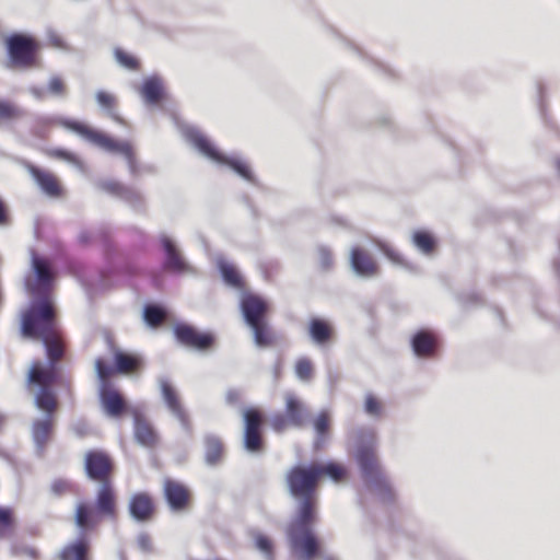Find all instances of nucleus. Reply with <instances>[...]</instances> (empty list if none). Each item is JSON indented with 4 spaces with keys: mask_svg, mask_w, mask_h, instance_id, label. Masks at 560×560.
I'll return each mask as SVG.
<instances>
[{
    "mask_svg": "<svg viewBox=\"0 0 560 560\" xmlns=\"http://www.w3.org/2000/svg\"><path fill=\"white\" fill-rule=\"evenodd\" d=\"M350 264L355 275L362 278H372L377 275V264L364 249L358 246L351 249Z\"/></svg>",
    "mask_w": 560,
    "mask_h": 560,
    "instance_id": "21",
    "label": "nucleus"
},
{
    "mask_svg": "<svg viewBox=\"0 0 560 560\" xmlns=\"http://www.w3.org/2000/svg\"><path fill=\"white\" fill-rule=\"evenodd\" d=\"M255 547L264 555L266 560H273V544L269 537L257 533L254 536Z\"/></svg>",
    "mask_w": 560,
    "mask_h": 560,
    "instance_id": "42",
    "label": "nucleus"
},
{
    "mask_svg": "<svg viewBox=\"0 0 560 560\" xmlns=\"http://www.w3.org/2000/svg\"><path fill=\"white\" fill-rule=\"evenodd\" d=\"M100 400L106 413L118 418L127 410V404L122 395L113 389L109 383H104L100 388Z\"/></svg>",
    "mask_w": 560,
    "mask_h": 560,
    "instance_id": "19",
    "label": "nucleus"
},
{
    "mask_svg": "<svg viewBox=\"0 0 560 560\" xmlns=\"http://www.w3.org/2000/svg\"><path fill=\"white\" fill-rule=\"evenodd\" d=\"M95 369L98 378L102 381V385L104 383H108L107 378L113 375V373L116 371L115 368L107 364L104 360L97 359L95 362Z\"/></svg>",
    "mask_w": 560,
    "mask_h": 560,
    "instance_id": "50",
    "label": "nucleus"
},
{
    "mask_svg": "<svg viewBox=\"0 0 560 560\" xmlns=\"http://www.w3.org/2000/svg\"><path fill=\"white\" fill-rule=\"evenodd\" d=\"M21 164L30 173L43 194L51 198H58L62 195L61 186L51 173L35 166L26 160H23Z\"/></svg>",
    "mask_w": 560,
    "mask_h": 560,
    "instance_id": "16",
    "label": "nucleus"
},
{
    "mask_svg": "<svg viewBox=\"0 0 560 560\" xmlns=\"http://www.w3.org/2000/svg\"><path fill=\"white\" fill-rule=\"evenodd\" d=\"M21 109L13 104L5 101H0V122L18 118L21 116Z\"/></svg>",
    "mask_w": 560,
    "mask_h": 560,
    "instance_id": "46",
    "label": "nucleus"
},
{
    "mask_svg": "<svg viewBox=\"0 0 560 560\" xmlns=\"http://www.w3.org/2000/svg\"><path fill=\"white\" fill-rule=\"evenodd\" d=\"M48 92L54 96H65L66 86L63 81L59 77L50 78L48 82Z\"/></svg>",
    "mask_w": 560,
    "mask_h": 560,
    "instance_id": "53",
    "label": "nucleus"
},
{
    "mask_svg": "<svg viewBox=\"0 0 560 560\" xmlns=\"http://www.w3.org/2000/svg\"><path fill=\"white\" fill-rule=\"evenodd\" d=\"M63 124L72 128L75 133L91 142L92 144L103 149L106 152L121 154L128 164L130 175L138 177L142 174H154L156 167L152 164H139L133 153L132 147L127 141H116L105 133L91 129L80 121H63Z\"/></svg>",
    "mask_w": 560,
    "mask_h": 560,
    "instance_id": "4",
    "label": "nucleus"
},
{
    "mask_svg": "<svg viewBox=\"0 0 560 560\" xmlns=\"http://www.w3.org/2000/svg\"><path fill=\"white\" fill-rule=\"evenodd\" d=\"M56 383H58L61 387H63L69 393V395H71L70 378L62 377V376H60V374H58V381Z\"/></svg>",
    "mask_w": 560,
    "mask_h": 560,
    "instance_id": "60",
    "label": "nucleus"
},
{
    "mask_svg": "<svg viewBox=\"0 0 560 560\" xmlns=\"http://www.w3.org/2000/svg\"><path fill=\"white\" fill-rule=\"evenodd\" d=\"M128 511L132 520L144 523L151 520L154 514V504L151 497L145 492H139L130 498Z\"/></svg>",
    "mask_w": 560,
    "mask_h": 560,
    "instance_id": "20",
    "label": "nucleus"
},
{
    "mask_svg": "<svg viewBox=\"0 0 560 560\" xmlns=\"http://www.w3.org/2000/svg\"><path fill=\"white\" fill-rule=\"evenodd\" d=\"M268 303L261 296L253 293L243 294L240 310L248 327L267 320Z\"/></svg>",
    "mask_w": 560,
    "mask_h": 560,
    "instance_id": "13",
    "label": "nucleus"
},
{
    "mask_svg": "<svg viewBox=\"0 0 560 560\" xmlns=\"http://www.w3.org/2000/svg\"><path fill=\"white\" fill-rule=\"evenodd\" d=\"M47 364L36 361L32 364L28 372V382L37 385L39 388L51 387L58 381V362L63 357V346L45 348Z\"/></svg>",
    "mask_w": 560,
    "mask_h": 560,
    "instance_id": "7",
    "label": "nucleus"
},
{
    "mask_svg": "<svg viewBox=\"0 0 560 560\" xmlns=\"http://www.w3.org/2000/svg\"><path fill=\"white\" fill-rule=\"evenodd\" d=\"M5 44L13 67L30 68L34 65L37 43L33 37L15 33L7 38Z\"/></svg>",
    "mask_w": 560,
    "mask_h": 560,
    "instance_id": "8",
    "label": "nucleus"
},
{
    "mask_svg": "<svg viewBox=\"0 0 560 560\" xmlns=\"http://www.w3.org/2000/svg\"><path fill=\"white\" fill-rule=\"evenodd\" d=\"M132 417L135 441L143 447L154 448L160 442L158 431L138 410L132 411Z\"/></svg>",
    "mask_w": 560,
    "mask_h": 560,
    "instance_id": "17",
    "label": "nucleus"
},
{
    "mask_svg": "<svg viewBox=\"0 0 560 560\" xmlns=\"http://www.w3.org/2000/svg\"><path fill=\"white\" fill-rule=\"evenodd\" d=\"M316 513H295V517L290 522L287 536L292 553L299 560H312L319 551V542L311 529V525L316 521Z\"/></svg>",
    "mask_w": 560,
    "mask_h": 560,
    "instance_id": "6",
    "label": "nucleus"
},
{
    "mask_svg": "<svg viewBox=\"0 0 560 560\" xmlns=\"http://www.w3.org/2000/svg\"><path fill=\"white\" fill-rule=\"evenodd\" d=\"M4 423H5V416L0 412V430L2 429Z\"/></svg>",
    "mask_w": 560,
    "mask_h": 560,
    "instance_id": "63",
    "label": "nucleus"
},
{
    "mask_svg": "<svg viewBox=\"0 0 560 560\" xmlns=\"http://www.w3.org/2000/svg\"><path fill=\"white\" fill-rule=\"evenodd\" d=\"M314 466L318 470V479L326 475L334 481H340L346 476L345 467L334 462H329L327 464H314Z\"/></svg>",
    "mask_w": 560,
    "mask_h": 560,
    "instance_id": "40",
    "label": "nucleus"
},
{
    "mask_svg": "<svg viewBox=\"0 0 560 560\" xmlns=\"http://www.w3.org/2000/svg\"><path fill=\"white\" fill-rule=\"evenodd\" d=\"M75 524L82 529H90L96 525L90 506L85 503L78 504L75 509Z\"/></svg>",
    "mask_w": 560,
    "mask_h": 560,
    "instance_id": "39",
    "label": "nucleus"
},
{
    "mask_svg": "<svg viewBox=\"0 0 560 560\" xmlns=\"http://www.w3.org/2000/svg\"><path fill=\"white\" fill-rule=\"evenodd\" d=\"M334 329L331 325L318 317L311 318L308 322V336L312 342L318 347H323L330 342Z\"/></svg>",
    "mask_w": 560,
    "mask_h": 560,
    "instance_id": "26",
    "label": "nucleus"
},
{
    "mask_svg": "<svg viewBox=\"0 0 560 560\" xmlns=\"http://www.w3.org/2000/svg\"><path fill=\"white\" fill-rule=\"evenodd\" d=\"M96 511L110 520L116 517V495L110 481L101 483L95 500Z\"/></svg>",
    "mask_w": 560,
    "mask_h": 560,
    "instance_id": "23",
    "label": "nucleus"
},
{
    "mask_svg": "<svg viewBox=\"0 0 560 560\" xmlns=\"http://www.w3.org/2000/svg\"><path fill=\"white\" fill-rule=\"evenodd\" d=\"M411 348L417 357L431 358L436 351L438 341L432 331L421 329L412 336Z\"/></svg>",
    "mask_w": 560,
    "mask_h": 560,
    "instance_id": "24",
    "label": "nucleus"
},
{
    "mask_svg": "<svg viewBox=\"0 0 560 560\" xmlns=\"http://www.w3.org/2000/svg\"><path fill=\"white\" fill-rule=\"evenodd\" d=\"M63 121H73V120L69 119V118L61 117V116L39 117L36 119L35 126L33 127L32 131L36 137L45 138L46 133H47V130H46L47 127L56 124V125H60L71 131L75 132L72 128L66 126L63 124Z\"/></svg>",
    "mask_w": 560,
    "mask_h": 560,
    "instance_id": "35",
    "label": "nucleus"
},
{
    "mask_svg": "<svg viewBox=\"0 0 560 560\" xmlns=\"http://www.w3.org/2000/svg\"><path fill=\"white\" fill-rule=\"evenodd\" d=\"M84 469L89 479L103 483L109 481L113 464L106 453L90 451L85 455Z\"/></svg>",
    "mask_w": 560,
    "mask_h": 560,
    "instance_id": "14",
    "label": "nucleus"
},
{
    "mask_svg": "<svg viewBox=\"0 0 560 560\" xmlns=\"http://www.w3.org/2000/svg\"><path fill=\"white\" fill-rule=\"evenodd\" d=\"M13 524V513L9 508H0V538L5 536L7 530Z\"/></svg>",
    "mask_w": 560,
    "mask_h": 560,
    "instance_id": "49",
    "label": "nucleus"
},
{
    "mask_svg": "<svg viewBox=\"0 0 560 560\" xmlns=\"http://www.w3.org/2000/svg\"><path fill=\"white\" fill-rule=\"evenodd\" d=\"M313 428L315 431L313 448L319 451L325 446L329 436L330 418L327 411H320L317 415L313 420Z\"/></svg>",
    "mask_w": 560,
    "mask_h": 560,
    "instance_id": "29",
    "label": "nucleus"
},
{
    "mask_svg": "<svg viewBox=\"0 0 560 560\" xmlns=\"http://www.w3.org/2000/svg\"><path fill=\"white\" fill-rule=\"evenodd\" d=\"M159 384L163 401L166 405L167 409L179 421L183 429L187 432H190L191 424L189 421V417L179 400L177 392L166 377H161L159 380Z\"/></svg>",
    "mask_w": 560,
    "mask_h": 560,
    "instance_id": "15",
    "label": "nucleus"
},
{
    "mask_svg": "<svg viewBox=\"0 0 560 560\" xmlns=\"http://www.w3.org/2000/svg\"><path fill=\"white\" fill-rule=\"evenodd\" d=\"M28 91L37 100H43L45 96V91L43 88L33 85V86H30Z\"/></svg>",
    "mask_w": 560,
    "mask_h": 560,
    "instance_id": "59",
    "label": "nucleus"
},
{
    "mask_svg": "<svg viewBox=\"0 0 560 560\" xmlns=\"http://www.w3.org/2000/svg\"><path fill=\"white\" fill-rule=\"evenodd\" d=\"M244 446L248 452L255 453L262 448V415L259 410L249 408L244 411Z\"/></svg>",
    "mask_w": 560,
    "mask_h": 560,
    "instance_id": "12",
    "label": "nucleus"
},
{
    "mask_svg": "<svg viewBox=\"0 0 560 560\" xmlns=\"http://www.w3.org/2000/svg\"><path fill=\"white\" fill-rule=\"evenodd\" d=\"M537 94H538V106L539 112L544 120L547 122L546 114H545V85L542 83H538L537 85Z\"/></svg>",
    "mask_w": 560,
    "mask_h": 560,
    "instance_id": "57",
    "label": "nucleus"
},
{
    "mask_svg": "<svg viewBox=\"0 0 560 560\" xmlns=\"http://www.w3.org/2000/svg\"><path fill=\"white\" fill-rule=\"evenodd\" d=\"M377 247L380 248V250L390 260L393 261L394 264H397V265H402V266H406L405 264V260L402 258V256L397 252L395 250L393 247H390L388 244H386L385 242H382V241H378L376 243Z\"/></svg>",
    "mask_w": 560,
    "mask_h": 560,
    "instance_id": "48",
    "label": "nucleus"
},
{
    "mask_svg": "<svg viewBox=\"0 0 560 560\" xmlns=\"http://www.w3.org/2000/svg\"><path fill=\"white\" fill-rule=\"evenodd\" d=\"M159 242L164 253L162 268L172 273H194L195 269L191 267L182 255L176 243L165 233L159 235Z\"/></svg>",
    "mask_w": 560,
    "mask_h": 560,
    "instance_id": "10",
    "label": "nucleus"
},
{
    "mask_svg": "<svg viewBox=\"0 0 560 560\" xmlns=\"http://www.w3.org/2000/svg\"><path fill=\"white\" fill-rule=\"evenodd\" d=\"M32 275L24 278L26 292L32 296L22 315L21 331L28 338H38L44 347L62 346L56 327V311L51 301L55 271L50 261L30 249Z\"/></svg>",
    "mask_w": 560,
    "mask_h": 560,
    "instance_id": "1",
    "label": "nucleus"
},
{
    "mask_svg": "<svg viewBox=\"0 0 560 560\" xmlns=\"http://www.w3.org/2000/svg\"><path fill=\"white\" fill-rule=\"evenodd\" d=\"M97 287H98L100 289H102V290H103V289H106V288L108 287V284H107V282H106V280H105V272H104V271H102V272L100 273V282L97 283Z\"/></svg>",
    "mask_w": 560,
    "mask_h": 560,
    "instance_id": "62",
    "label": "nucleus"
},
{
    "mask_svg": "<svg viewBox=\"0 0 560 560\" xmlns=\"http://www.w3.org/2000/svg\"><path fill=\"white\" fill-rule=\"evenodd\" d=\"M164 495L167 504L173 511H180L186 508L188 503V491L187 489L171 479L164 481Z\"/></svg>",
    "mask_w": 560,
    "mask_h": 560,
    "instance_id": "25",
    "label": "nucleus"
},
{
    "mask_svg": "<svg viewBox=\"0 0 560 560\" xmlns=\"http://www.w3.org/2000/svg\"><path fill=\"white\" fill-rule=\"evenodd\" d=\"M218 268L221 273L223 281L232 288H242V277L236 268L229 264L224 258H218Z\"/></svg>",
    "mask_w": 560,
    "mask_h": 560,
    "instance_id": "34",
    "label": "nucleus"
},
{
    "mask_svg": "<svg viewBox=\"0 0 560 560\" xmlns=\"http://www.w3.org/2000/svg\"><path fill=\"white\" fill-rule=\"evenodd\" d=\"M295 375L302 382H310L313 377V364L308 358H301L295 363Z\"/></svg>",
    "mask_w": 560,
    "mask_h": 560,
    "instance_id": "44",
    "label": "nucleus"
},
{
    "mask_svg": "<svg viewBox=\"0 0 560 560\" xmlns=\"http://www.w3.org/2000/svg\"><path fill=\"white\" fill-rule=\"evenodd\" d=\"M317 256L319 267L324 271H328L334 267V254L332 250L326 245L317 246Z\"/></svg>",
    "mask_w": 560,
    "mask_h": 560,
    "instance_id": "45",
    "label": "nucleus"
},
{
    "mask_svg": "<svg viewBox=\"0 0 560 560\" xmlns=\"http://www.w3.org/2000/svg\"><path fill=\"white\" fill-rule=\"evenodd\" d=\"M71 482L66 479H55L50 485V492L55 497H61L66 492L70 491Z\"/></svg>",
    "mask_w": 560,
    "mask_h": 560,
    "instance_id": "52",
    "label": "nucleus"
},
{
    "mask_svg": "<svg viewBox=\"0 0 560 560\" xmlns=\"http://www.w3.org/2000/svg\"><path fill=\"white\" fill-rule=\"evenodd\" d=\"M114 54H115L116 61H117L120 66H122L124 68H127V69H129V70H136V69H138V67H139V61H138L135 57H132V56H130V55L126 54V52H125L124 50H121L120 48H116V49H115V51H114Z\"/></svg>",
    "mask_w": 560,
    "mask_h": 560,
    "instance_id": "47",
    "label": "nucleus"
},
{
    "mask_svg": "<svg viewBox=\"0 0 560 560\" xmlns=\"http://www.w3.org/2000/svg\"><path fill=\"white\" fill-rule=\"evenodd\" d=\"M96 241H106V232L103 229L82 230L78 235V242L82 246H89Z\"/></svg>",
    "mask_w": 560,
    "mask_h": 560,
    "instance_id": "41",
    "label": "nucleus"
},
{
    "mask_svg": "<svg viewBox=\"0 0 560 560\" xmlns=\"http://www.w3.org/2000/svg\"><path fill=\"white\" fill-rule=\"evenodd\" d=\"M176 340L186 347L200 351L210 349L214 343V336L210 332H200L191 325L178 323L173 328Z\"/></svg>",
    "mask_w": 560,
    "mask_h": 560,
    "instance_id": "11",
    "label": "nucleus"
},
{
    "mask_svg": "<svg viewBox=\"0 0 560 560\" xmlns=\"http://www.w3.org/2000/svg\"><path fill=\"white\" fill-rule=\"evenodd\" d=\"M413 246L424 255H430L435 248V240L427 231H416L411 237Z\"/></svg>",
    "mask_w": 560,
    "mask_h": 560,
    "instance_id": "36",
    "label": "nucleus"
},
{
    "mask_svg": "<svg viewBox=\"0 0 560 560\" xmlns=\"http://www.w3.org/2000/svg\"><path fill=\"white\" fill-rule=\"evenodd\" d=\"M140 95L148 105H156L165 98V82L160 74L145 78L140 89Z\"/></svg>",
    "mask_w": 560,
    "mask_h": 560,
    "instance_id": "22",
    "label": "nucleus"
},
{
    "mask_svg": "<svg viewBox=\"0 0 560 560\" xmlns=\"http://www.w3.org/2000/svg\"><path fill=\"white\" fill-rule=\"evenodd\" d=\"M95 98L101 108L106 110L110 118L119 122L122 121V119L115 112L117 107V98L113 94H109L105 91H97Z\"/></svg>",
    "mask_w": 560,
    "mask_h": 560,
    "instance_id": "38",
    "label": "nucleus"
},
{
    "mask_svg": "<svg viewBox=\"0 0 560 560\" xmlns=\"http://www.w3.org/2000/svg\"><path fill=\"white\" fill-rule=\"evenodd\" d=\"M72 431L74 432V434L77 436L83 438V436H85L88 434L89 427L85 423V421L80 420V421H78V422L72 424Z\"/></svg>",
    "mask_w": 560,
    "mask_h": 560,
    "instance_id": "58",
    "label": "nucleus"
},
{
    "mask_svg": "<svg viewBox=\"0 0 560 560\" xmlns=\"http://www.w3.org/2000/svg\"><path fill=\"white\" fill-rule=\"evenodd\" d=\"M284 412L289 418L290 425L293 428H303L310 420V410L302 399L293 392L284 394Z\"/></svg>",
    "mask_w": 560,
    "mask_h": 560,
    "instance_id": "18",
    "label": "nucleus"
},
{
    "mask_svg": "<svg viewBox=\"0 0 560 560\" xmlns=\"http://www.w3.org/2000/svg\"><path fill=\"white\" fill-rule=\"evenodd\" d=\"M126 272L131 273V275L137 273V268L136 267H128L126 269Z\"/></svg>",
    "mask_w": 560,
    "mask_h": 560,
    "instance_id": "64",
    "label": "nucleus"
},
{
    "mask_svg": "<svg viewBox=\"0 0 560 560\" xmlns=\"http://www.w3.org/2000/svg\"><path fill=\"white\" fill-rule=\"evenodd\" d=\"M363 409L372 418H381L384 411L383 404L371 393L365 395Z\"/></svg>",
    "mask_w": 560,
    "mask_h": 560,
    "instance_id": "43",
    "label": "nucleus"
},
{
    "mask_svg": "<svg viewBox=\"0 0 560 560\" xmlns=\"http://www.w3.org/2000/svg\"><path fill=\"white\" fill-rule=\"evenodd\" d=\"M96 187L109 196L121 200L138 213H144L147 211L144 195L133 186L126 185L115 179H102L96 183Z\"/></svg>",
    "mask_w": 560,
    "mask_h": 560,
    "instance_id": "9",
    "label": "nucleus"
},
{
    "mask_svg": "<svg viewBox=\"0 0 560 560\" xmlns=\"http://www.w3.org/2000/svg\"><path fill=\"white\" fill-rule=\"evenodd\" d=\"M54 417L45 416L43 419H36L32 424V438L36 448L42 453L46 446L49 435L52 431Z\"/></svg>",
    "mask_w": 560,
    "mask_h": 560,
    "instance_id": "27",
    "label": "nucleus"
},
{
    "mask_svg": "<svg viewBox=\"0 0 560 560\" xmlns=\"http://www.w3.org/2000/svg\"><path fill=\"white\" fill-rule=\"evenodd\" d=\"M270 425L273 431L280 433L283 432L290 425L288 416L284 413H275L270 418Z\"/></svg>",
    "mask_w": 560,
    "mask_h": 560,
    "instance_id": "51",
    "label": "nucleus"
},
{
    "mask_svg": "<svg viewBox=\"0 0 560 560\" xmlns=\"http://www.w3.org/2000/svg\"><path fill=\"white\" fill-rule=\"evenodd\" d=\"M115 370L118 373L137 371L142 365V358L117 350L114 354Z\"/></svg>",
    "mask_w": 560,
    "mask_h": 560,
    "instance_id": "33",
    "label": "nucleus"
},
{
    "mask_svg": "<svg viewBox=\"0 0 560 560\" xmlns=\"http://www.w3.org/2000/svg\"><path fill=\"white\" fill-rule=\"evenodd\" d=\"M49 40L56 47H62V45H63L61 37L56 33L49 34Z\"/></svg>",
    "mask_w": 560,
    "mask_h": 560,
    "instance_id": "61",
    "label": "nucleus"
},
{
    "mask_svg": "<svg viewBox=\"0 0 560 560\" xmlns=\"http://www.w3.org/2000/svg\"><path fill=\"white\" fill-rule=\"evenodd\" d=\"M361 441L355 450V460L365 485L376 493L385 503L393 502L395 493L392 485L383 471L375 454V434L372 430H361Z\"/></svg>",
    "mask_w": 560,
    "mask_h": 560,
    "instance_id": "2",
    "label": "nucleus"
},
{
    "mask_svg": "<svg viewBox=\"0 0 560 560\" xmlns=\"http://www.w3.org/2000/svg\"><path fill=\"white\" fill-rule=\"evenodd\" d=\"M184 136L186 140L206 158L217 162L218 164L229 166L244 180L256 186L258 185V180L252 171L250 165L240 155H225L221 153L214 144L195 127H186L184 129Z\"/></svg>",
    "mask_w": 560,
    "mask_h": 560,
    "instance_id": "5",
    "label": "nucleus"
},
{
    "mask_svg": "<svg viewBox=\"0 0 560 560\" xmlns=\"http://www.w3.org/2000/svg\"><path fill=\"white\" fill-rule=\"evenodd\" d=\"M318 481V470L314 464L308 466L296 465L285 475L288 491L298 502L295 513H302L303 517L306 513H316Z\"/></svg>",
    "mask_w": 560,
    "mask_h": 560,
    "instance_id": "3",
    "label": "nucleus"
},
{
    "mask_svg": "<svg viewBox=\"0 0 560 560\" xmlns=\"http://www.w3.org/2000/svg\"><path fill=\"white\" fill-rule=\"evenodd\" d=\"M253 332L254 343L258 348H268L277 342V335L268 320L249 327Z\"/></svg>",
    "mask_w": 560,
    "mask_h": 560,
    "instance_id": "30",
    "label": "nucleus"
},
{
    "mask_svg": "<svg viewBox=\"0 0 560 560\" xmlns=\"http://www.w3.org/2000/svg\"><path fill=\"white\" fill-rule=\"evenodd\" d=\"M165 310L158 304H147L143 308V319L148 326L156 328L161 326L165 318Z\"/></svg>",
    "mask_w": 560,
    "mask_h": 560,
    "instance_id": "37",
    "label": "nucleus"
},
{
    "mask_svg": "<svg viewBox=\"0 0 560 560\" xmlns=\"http://www.w3.org/2000/svg\"><path fill=\"white\" fill-rule=\"evenodd\" d=\"M205 443V463L208 466H217L223 456V443L221 439L212 433L203 438Z\"/></svg>",
    "mask_w": 560,
    "mask_h": 560,
    "instance_id": "28",
    "label": "nucleus"
},
{
    "mask_svg": "<svg viewBox=\"0 0 560 560\" xmlns=\"http://www.w3.org/2000/svg\"><path fill=\"white\" fill-rule=\"evenodd\" d=\"M89 542L81 534L75 541L67 545L60 555L61 560H88Z\"/></svg>",
    "mask_w": 560,
    "mask_h": 560,
    "instance_id": "32",
    "label": "nucleus"
},
{
    "mask_svg": "<svg viewBox=\"0 0 560 560\" xmlns=\"http://www.w3.org/2000/svg\"><path fill=\"white\" fill-rule=\"evenodd\" d=\"M458 300L463 305L469 306V305H477V304L481 303L482 299H481V295L476 292H468V293H460L458 295Z\"/></svg>",
    "mask_w": 560,
    "mask_h": 560,
    "instance_id": "55",
    "label": "nucleus"
},
{
    "mask_svg": "<svg viewBox=\"0 0 560 560\" xmlns=\"http://www.w3.org/2000/svg\"><path fill=\"white\" fill-rule=\"evenodd\" d=\"M137 545L144 553L153 552V542L149 534L140 533L137 537Z\"/></svg>",
    "mask_w": 560,
    "mask_h": 560,
    "instance_id": "54",
    "label": "nucleus"
},
{
    "mask_svg": "<svg viewBox=\"0 0 560 560\" xmlns=\"http://www.w3.org/2000/svg\"><path fill=\"white\" fill-rule=\"evenodd\" d=\"M34 402L39 410L45 412V416L54 417L57 410L58 400L51 387L38 388Z\"/></svg>",
    "mask_w": 560,
    "mask_h": 560,
    "instance_id": "31",
    "label": "nucleus"
},
{
    "mask_svg": "<svg viewBox=\"0 0 560 560\" xmlns=\"http://www.w3.org/2000/svg\"><path fill=\"white\" fill-rule=\"evenodd\" d=\"M241 397H242L241 390H238L236 388H230L226 390L225 401L230 406H235L240 402Z\"/></svg>",
    "mask_w": 560,
    "mask_h": 560,
    "instance_id": "56",
    "label": "nucleus"
}]
</instances>
